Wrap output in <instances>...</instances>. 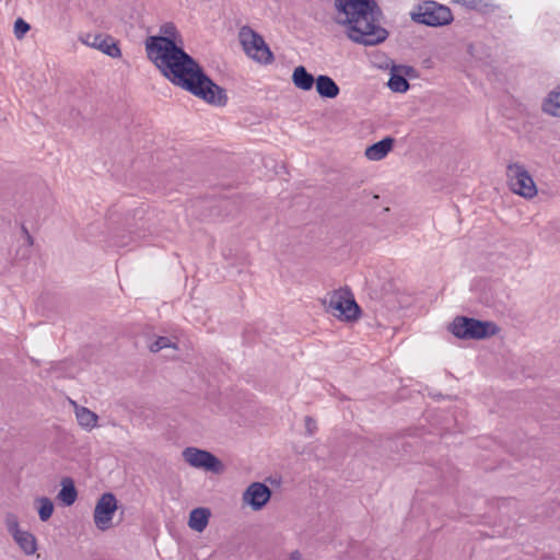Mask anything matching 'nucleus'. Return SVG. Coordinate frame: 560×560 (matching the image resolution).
<instances>
[{
	"mask_svg": "<svg viewBox=\"0 0 560 560\" xmlns=\"http://www.w3.org/2000/svg\"><path fill=\"white\" fill-rule=\"evenodd\" d=\"M238 37L244 51L249 58L264 65H270L275 60L273 54L264 37L252 27H241Z\"/></svg>",
	"mask_w": 560,
	"mask_h": 560,
	"instance_id": "obj_6",
	"label": "nucleus"
},
{
	"mask_svg": "<svg viewBox=\"0 0 560 560\" xmlns=\"http://www.w3.org/2000/svg\"><path fill=\"white\" fill-rule=\"evenodd\" d=\"M456 2L469 10L479 11L485 10L490 5L489 0H456Z\"/></svg>",
	"mask_w": 560,
	"mask_h": 560,
	"instance_id": "obj_24",
	"label": "nucleus"
},
{
	"mask_svg": "<svg viewBox=\"0 0 560 560\" xmlns=\"http://www.w3.org/2000/svg\"><path fill=\"white\" fill-rule=\"evenodd\" d=\"M290 560H302V555L300 551H292L290 555Z\"/></svg>",
	"mask_w": 560,
	"mask_h": 560,
	"instance_id": "obj_30",
	"label": "nucleus"
},
{
	"mask_svg": "<svg viewBox=\"0 0 560 560\" xmlns=\"http://www.w3.org/2000/svg\"><path fill=\"white\" fill-rule=\"evenodd\" d=\"M336 22L346 26L348 37L364 46L385 42L388 31L382 27L383 12L375 0H335Z\"/></svg>",
	"mask_w": 560,
	"mask_h": 560,
	"instance_id": "obj_1",
	"label": "nucleus"
},
{
	"mask_svg": "<svg viewBox=\"0 0 560 560\" xmlns=\"http://www.w3.org/2000/svg\"><path fill=\"white\" fill-rule=\"evenodd\" d=\"M412 21L428 26H444L453 21L450 8L435 1H424L411 13Z\"/></svg>",
	"mask_w": 560,
	"mask_h": 560,
	"instance_id": "obj_7",
	"label": "nucleus"
},
{
	"mask_svg": "<svg viewBox=\"0 0 560 560\" xmlns=\"http://www.w3.org/2000/svg\"><path fill=\"white\" fill-rule=\"evenodd\" d=\"M149 348H150L151 352H159L160 350L165 349V348L176 349V345L174 342H172L171 339L167 337H159L156 340H154L150 345Z\"/></svg>",
	"mask_w": 560,
	"mask_h": 560,
	"instance_id": "obj_25",
	"label": "nucleus"
},
{
	"mask_svg": "<svg viewBox=\"0 0 560 560\" xmlns=\"http://www.w3.org/2000/svg\"><path fill=\"white\" fill-rule=\"evenodd\" d=\"M30 30L28 23L22 19H18L14 23V34L18 38H22Z\"/></svg>",
	"mask_w": 560,
	"mask_h": 560,
	"instance_id": "obj_27",
	"label": "nucleus"
},
{
	"mask_svg": "<svg viewBox=\"0 0 560 560\" xmlns=\"http://www.w3.org/2000/svg\"><path fill=\"white\" fill-rule=\"evenodd\" d=\"M117 510V500L113 493L106 492L101 495L94 509V523L100 530L112 527L113 516Z\"/></svg>",
	"mask_w": 560,
	"mask_h": 560,
	"instance_id": "obj_10",
	"label": "nucleus"
},
{
	"mask_svg": "<svg viewBox=\"0 0 560 560\" xmlns=\"http://www.w3.org/2000/svg\"><path fill=\"white\" fill-rule=\"evenodd\" d=\"M542 110L551 116L560 117V88L548 94L542 103Z\"/></svg>",
	"mask_w": 560,
	"mask_h": 560,
	"instance_id": "obj_20",
	"label": "nucleus"
},
{
	"mask_svg": "<svg viewBox=\"0 0 560 560\" xmlns=\"http://www.w3.org/2000/svg\"><path fill=\"white\" fill-rule=\"evenodd\" d=\"M37 502L39 503L38 515L40 521H48L54 512V504L51 500L46 497H42L37 500Z\"/></svg>",
	"mask_w": 560,
	"mask_h": 560,
	"instance_id": "obj_22",
	"label": "nucleus"
},
{
	"mask_svg": "<svg viewBox=\"0 0 560 560\" xmlns=\"http://www.w3.org/2000/svg\"><path fill=\"white\" fill-rule=\"evenodd\" d=\"M394 142L395 140L392 137H386L368 147L364 154L370 161H381L390 152Z\"/></svg>",
	"mask_w": 560,
	"mask_h": 560,
	"instance_id": "obj_13",
	"label": "nucleus"
},
{
	"mask_svg": "<svg viewBox=\"0 0 560 560\" xmlns=\"http://www.w3.org/2000/svg\"><path fill=\"white\" fill-rule=\"evenodd\" d=\"M5 525L9 533L12 536H16V533H21L22 530L19 527L18 517L14 514H8L5 517Z\"/></svg>",
	"mask_w": 560,
	"mask_h": 560,
	"instance_id": "obj_26",
	"label": "nucleus"
},
{
	"mask_svg": "<svg viewBox=\"0 0 560 560\" xmlns=\"http://www.w3.org/2000/svg\"><path fill=\"white\" fill-rule=\"evenodd\" d=\"M315 85L316 92L324 98H335L340 93L338 84L330 77L325 74H320L316 78Z\"/></svg>",
	"mask_w": 560,
	"mask_h": 560,
	"instance_id": "obj_14",
	"label": "nucleus"
},
{
	"mask_svg": "<svg viewBox=\"0 0 560 560\" xmlns=\"http://www.w3.org/2000/svg\"><path fill=\"white\" fill-rule=\"evenodd\" d=\"M388 88L394 92L404 93L409 89V83L402 75L394 73L389 78Z\"/></svg>",
	"mask_w": 560,
	"mask_h": 560,
	"instance_id": "obj_23",
	"label": "nucleus"
},
{
	"mask_svg": "<svg viewBox=\"0 0 560 560\" xmlns=\"http://www.w3.org/2000/svg\"><path fill=\"white\" fill-rule=\"evenodd\" d=\"M211 513L209 509L196 508L189 514L188 525L191 529L201 533L208 525Z\"/></svg>",
	"mask_w": 560,
	"mask_h": 560,
	"instance_id": "obj_16",
	"label": "nucleus"
},
{
	"mask_svg": "<svg viewBox=\"0 0 560 560\" xmlns=\"http://www.w3.org/2000/svg\"><path fill=\"white\" fill-rule=\"evenodd\" d=\"M75 417L78 423L85 430L90 431L97 425V415L86 407H79L75 405Z\"/></svg>",
	"mask_w": 560,
	"mask_h": 560,
	"instance_id": "obj_17",
	"label": "nucleus"
},
{
	"mask_svg": "<svg viewBox=\"0 0 560 560\" xmlns=\"http://www.w3.org/2000/svg\"><path fill=\"white\" fill-rule=\"evenodd\" d=\"M326 311L334 317L352 322L359 318L360 307L348 290L334 291L327 300H324Z\"/></svg>",
	"mask_w": 560,
	"mask_h": 560,
	"instance_id": "obj_5",
	"label": "nucleus"
},
{
	"mask_svg": "<svg viewBox=\"0 0 560 560\" xmlns=\"http://www.w3.org/2000/svg\"><path fill=\"white\" fill-rule=\"evenodd\" d=\"M162 74L173 84L214 106H224L228 95L223 88L215 84L199 63L184 49L171 62Z\"/></svg>",
	"mask_w": 560,
	"mask_h": 560,
	"instance_id": "obj_2",
	"label": "nucleus"
},
{
	"mask_svg": "<svg viewBox=\"0 0 560 560\" xmlns=\"http://www.w3.org/2000/svg\"><path fill=\"white\" fill-rule=\"evenodd\" d=\"M316 79L307 72L305 67L299 66L293 70L292 82L293 84L303 91H310L315 84Z\"/></svg>",
	"mask_w": 560,
	"mask_h": 560,
	"instance_id": "obj_15",
	"label": "nucleus"
},
{
	"mask_svg": "<svg viewBox=\"0 0 560 560\" xmlns=\"http://www.w3.org/2000/svg\"><path fill=\"white\" fill-rule=\"evenodd\" d=\"M13 538L25 555L31 556L36 552L37 544L33 534L22 530L21 533H16V536H13Z\"/></svg>",
	"mask_w": 560,
	"mask_h": 560,
	"instance_id": "obj_18",
	"label": "nucleus"
},
{
	"mask_svg": "<svg viewBox=\"0 0 560 560\" xmlns=\"http://www.w3.org/2000/svg\"><path fill=\"white\" fill-rule=\"evenodd\" d=\"M79 39L82 44L98 49L112 58H119L121 56L118 42L110 35L101 33H84L80 35Z\"/></svg>",
	"mask_w": 560,
	"mask_h": 560,
	"instance_id": "obj_11",
	"label": "nucleus"
},
{
	"mask_svg": "<svg viewBox=\"0 0 560 560\" xmlns=\"http://www.w3.org/2000/svg\"><path fill=\"white\" fill-rule=\"evenodd\" d=\"M22 231L25 236V241H26L27 245L32 246L33 242H34L32 235L30 234V232L27 231V229L25 226H22Z\"/></svg>",
	"mask_w": 560,
	"mask_h": 560,
	"instance_id": "obj_29",
	"label": "nucleus"
},
{
	"mask_svg": "<svg viewBox=\"0 0 560 560\" xmlns=\"http://www.w3.org/2000/svg\"><path fill=\"white\" fill-rule=\"evenodd\" d=\"M450 330L459 339H486L495 336L500 328L493 322L457 316L451 324Z\"/></svg>",
	"mask_w": 560,
	"mask_h": 560,
	"instance_id": "obj_3",
	"label": "nucleus"
},
{
	"mask_svg": "<svg viewBox=\"0 0 560 560\" xmlns=\"http://www.w3.org/2000/svg\"><path fill=\"white\" fill-rule=\"evenodd\" d=\"M61 490L58 493V499L67 506L72 505L78 497L77 489L70 478H65L61 481Z\"/></svg>",
	"mask_w": 560,
	"mask_h": 560,
	"instance_id": "obj_19",
	"label": "nucleus"
},
{
	"mask_svg": "<svg viewBox=\"0 0 560 560\" xmlns=\"http://www.w3.org/2000/svg\"><path fill=\"white\" fill-rule=\"evenodd\" d=\"M148 59L162 73L184 49L183 44L162 37H148L144 43Z\"/></svg>",
	"mask_w": 560,
	"mask_h": 560,
	"instance_id": "obj_4",
	"label": "nucleus"
},
{
	"mask_svg": "<svg viewBox=\"0 0 560 560\" xmlns=\"http://www.w3.org/2000/svg\"><path fill=\"white\" fill-rule=\"evenodd\" d=\"M304 422L307 434L313 435L317 430L316 421L312 417L307 416L305 417Z\"/></svg>",
	"mask_w": 560,
	"mask_h": 560,
	"instance_id": "obj_28",
	"label": "nucleus"
},
{
	"mask_svg": "<svg viewBox=\"0 0 560 560\" xmlns=\"http://www.w3.org/2000/svg\"><path fill=\"white\" fill-rule=\"evenodd\" d=\"M271 497L270 489L261 482H253L243 493V501L258 511L262 509Z\"/></svg>",
	"mask_w": 560,
	"mask_h": 560,
	"instance_id": "obj_12",
	"label": "nucleus"
},
{
	"mask_svg": "<svg viewBox=\"0 0 560 560\" xmlns=\"http://www.w3.org/2000/svg\"><path fill=\"white\" fill-rule=\"evenodd\" d=\"M506 177L510 189L526 199L537 195L536 184L523 164L511 163L506 167Z\"/></svg>",
	"mask_w": 560,
	"mask_h": 560,
	"instance_id": "obj_8",
	"label": "nucleus"
},
{
	"mask_svg": "<svg viewBox=\"0 0 560 560\" xmlns=\"http://www.w3.org/2000/svg\"><path fill=\"white\" fill-rule=\"evenodd\" d=\"M152 37H162L164 39H168L177 44H183L182 35L178 32L176 25L172 22H166L162 24L160 26L159 35H153Z\"/></svg>",
	"mask_w": 560,
	"mask_h": 560,
	"instance_id": "obj_21",
	"label": "nucleus"
},
{
	"mask_svg": "<svg viewBox=\"0 0 560 560\" xmlns=\"http://www.w3.org/2000/svg\"><path fill=\"white\" fill-rule=\"evenodd\" d=\"M183 457L191 467L202 468L207 471L221 474L224 470L222 462L208 451L197 447H186Z\"/></svg>",
	"mask_w": 560,
	"mask_h": 560,
	"instance_id": "obj_9",
	"label": "nucleus"
}]
</instances>
